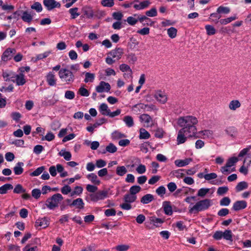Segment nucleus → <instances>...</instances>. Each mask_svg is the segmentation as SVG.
<instances>
[{
  "mask_svg": "<svg viewBox=\"0 0 251 251\" xmlns=\"http://www.w3.org/2000/svg\"><path fill=\"white\" fill-rule=\"evenodd\" d=\"M223 238L229 241H232V234L230 230H226L223 232Z\"/></svg>",
  "mask_w": 251,
  "mask_h": 251,
  "instance_id": "obj_46",
  "label": "nucleus"
},
{
  "mask_svg": "<svg viewBox=\"0 0 251 251\" xmlns=\"http://www.w3.org/2000/svg\"><path fill=\"white\" fill-rule=\"evenodd\" d=\"M13 189V186L11 184H5L0 187V194H5L9 190Z\"/></svg>",
  "mask_w": 251,
  "mask_h": 251,
  "instance_id": "obj_43",
  "label": "nucleus"
},
{
  "mask_svg": "<svg viewBox=\"0 0 251 251\" xmlns=\"http://www.w3.org/2000/svg\"><path fill=\"white\" fill-rule=\"evenodd\" d=\"M31 8L32 9L35 10L38 13L41 12L43 10L42 6L41 4L39 2H34L31 6Z\"/></svg>",
  "mask_w": 251,
  "mask_h": 251,
  "instance_id": "obj_51",
  "label": "nucleus"
},
{
  "mask_svg": "<svg viewBox=\"0 0 251 251\" xmlns=\"http://www.w3.org/2000/svg\"><path fill=\"white\" fill-rule=\"evenodd\" d=\"M123 121L128 127H132L134 126L133 118L131 116H126L123 118Z\"/></svg>",
  "mask_w": 251,
  "mask_h": 251,
  "instance_id": "obj_33",
  "label": "nucleus"
},
{
  "mask_svg": "<svg viewBox=\"0 0 251 251\" xmlns=\"http://www.w3.org/2000/svg\"><path fill=\"white\" fill-rule=\"evenodd\" d=\"M24 165V163L22 162H19L16 164L15 166L13 168L15 175H20L23 173L24 169L23 167Z\"/></svg>",
  "mask_w": 251,
  "mask_h": 251,
  "instance_id": "obj_22",
  "label": "nucleus"
},
{
  "mask_svg": "<svg viewBox=\"0 0 251 251\" xmlns=\"http://www.w3.org/2000/svg\"><path fill=\"white\" fill-rule=\"evenodd\" d=\"M16 50L10 48H7L2 53L1 55V60L4 62L7 61L11 59L12 55L15 54Z\"/></svg>",
  "mask_w": 251,
  "mask_h": 251,
  "instance_id": "obj_11",
  "label": "nucleus"
},
{
  "mask_svg": "<svg viewBox=\"0 0 251 251\" xmlns=\"http://www.w3.org/2000/svg\"><path fill=\"white\" fill-rule=\"evenodd\" d=\"M192 160V159L190 158H185L183 160L177 159L175 161V164L178 167H182L188 165Z\"/></svg>",
  "mask_w": 251,
  "mask_h": 251,
  "instance_id": "obj_23",
  "label": "nucleus"
},
{
  "mask_svg": "<svg viewBox=\"0 0 251 251\" xmlns=\"http://www.w3.org/2000/svg\"><path fill=\"white\" fill-rule=\"evenodd\" d=\"M82 12L83 15L81 16L82 17H86L88 19H91L93 17L94 13L92 8L90 6H84L82 8Z\"/></svg>",
  "mask_w": 251,
  "mask_h": 251,
  "instance_id": "obj_14",
  "label": "nucleus"
},
{
  "mask_svg": "<svg viewBox=\"0 0 251 251\" xmlns=\"http://www.w3.org/2000/svg\"><path fill=\"white\" fill-rule=\"evenodd\" d=\"M164 211L165 214L171 215L173 214L172 208L170 202L165 201L163 203Z\"/></svg>",
  "mask_w": 251,
  "mask_h": 251,
  "instance_id": "obj_26",
  "label": "nucleus"
},
{
  "mask_svg": "<svg viewBox=\"0 0 251 251\" xmlns=\"http://www.w3.org/2000/svg\"><path fill=\"white\" fill-rule=\"evenodd\" d=\"M140 121L145 123V126L147 127H151L154 125V121L152 118L147 114H143L139 117Z\"/></svg>",
  "mask_w": 251,
  "mask_h": 251,
  "instance_id": "obj_8",
  "label": "nucleus"
},
{
  "mask_svg": "<svg viewBox=\"0 0 251 251\" xmlns=\"http://www.w3.org/2000/svg\"><path fill=\"white\" fill-rule=\"evenodd\" d=\"M141 188L138 185H134L131 186L129 189V193L132 195H136L141 191Z\"/></svg>",
  "mask_w": 251,
  "mask_h": 251,
  "instance_id": "obj_56",
  "label": "nucleus"
},
{
  "mask_svg": "<svg viewBox=\"0 0 251 251\" xmlns=\"http://www.w3.org/2000/svg\"><path fill=\"white\" fill-rule=\"evenodd\" d=\"M25 192L26 190L23 188L22 185L19 184L15 186L13 190V192L15 194H20Z\"/></svg>",
  "mask_w": 251,
  "mask_h": 251,
  "instance_id": "obj_52",
  "label": "nucleus"
},
{
  "mask_svg": "<svg viewBox=\"0 0 251 251\" xmlns=\"http://www.w3.org/2000/svg\"><path fill=\"white\" fill-rule=\"evenodd\" d=\"M237 19L238 17L237 16V15L234 14L232 16L227 18L220 19L219 22L221 25H226Z\"/></svg>",
  "mask_w": 251,
  "mask_h": 251,
  "instance_id": "obj_25",
  "label": "nucleus"
},
{
  "mask_svg": "<svg viewBox=\"0 0 251 251\" xmlns=\"http://www.w3.org/2000/svg\"><path fill=\"white\" fill-rule=\"evenodd\" d=\"M215 135L213 131L210 130H205V140L207 139L210 142L213 141Z\"/></svg>",
  "mask_w": 251,
  "mask_h": 251,
  "instance_id": "obj_42",
  "label": "nucleus"
},
{
  "mask_svg": "<svg viewBox=\"0 0 251 251\" xmlns=\"http://www.w3.org/2000/svg\"><path fill=\"white\" fill-rule=\"evenodd\" d=\"M230 11V9L228 7L223 6H219L217 9V12L219 14H228Z\"/></svg>",
  "mask_w": 251,
  "mask_h": 251,
  "instance_id": "obj_45",
  "label": "nucleus"
},
{
  "mask_svg": "<svg viewBox=\"0 0 251 251\" xmlns=\"http://www.w3.org/2000/svg\"><path fill=\"white\" fill-rule=\"evenodd\" d=\"M129 248L130 246L127 244L119 245L114 248L117 251H126Z\"/></svg>",
  "mask_w": 251,
  "mask_h": 251,
  "instance_id": "obj_53",
  "label": "nucleus"
},
{
  "mask_svg": "<svg viewBox=\"0 0 251 251\" xmlns=\"http://www.w3.org/2000/svg\"><path fill=\"white\" fill-rule=\"evenodd\" d=\"M43 4L49 11L55 8H59L61 6L60 3L55 0H44Z\"/></svg>",
  "mask_w": 251,
  "mask_h": 251,
  "instance_id": "obj_9",
  "label": "nucleus"
},
{
  "mask_svg": "<svg viewBox=\"0 0 251 251\" xmlns=\"http://www.w3.org/2000/svg\"><path fill=\"white\" fill-rule=\"evenodd\" d=\"M146 106V104L144 103H138L135 104L132 107V110L136 112H145V107Z\"/></svg>",
  "mask_w": 251,
  "mask_h": 251,
  "instance_id": "obj_35",
  "label": "nucleus"
},
{
  "mask_svg": "<svg viewBox=\"0 0 251 251\" xmlns=\"http://www.w3.org/2000/svg\"><path fill=\"white\" fill-rule=\"evenodd\" d=\"M99 111L102 115L108 116L110 109L106 103H102L99 107Z\"/></svg>",
  "mask_w": 251,
  "mask_h": 251,
  "instance_id": "obj_29",
  "label": "nucleus"
},
{
  "mask_svg": "<svg viewBox=\"0 0 251 251\" xmlns=\"http://www.w3.org/2000/svg\"><path fill=\"white\" fill-rule=\"evenodd\" d=\"M154 200V197L152 194H148L143 196L140 200L141 203L146 204L150 203Z\"/></svg>",
  "mask_w": 251,
  "mask_h": 251,
  "instance_id": "obj_24",
  "label": "nucleus"
},
{
  "mask_svg": "<svg viewBox=\"0 0 251 251\" xmlns=\"http://www.w3.org/2000/svg\"><path fill=\"white\" fill-rule=\"evenodd\" d=\"M167 34L171 38H174L176 36L177 29L174 27H171L167 29Z\"/></svg>",
  "mask_w": 251,
  "mask_h": 251,
  "instance_id": "obj_44",
  "label": "nucleus"
},
{
  "mask_svg": "<svg viewBox=\"0 0 251 251\" xmlns=\"http://www.w3.org/2000/svg\"><path fill=\"white\" fill-rule=\"evenodd\" d=\"M157 12L155 8L153 7L151 8L150 10L146 12V15L148 17H153L157 16Z\"/></svg>",
  "mask_w": 251,
  "mask_h": 251,
  "instance_id": "obj_58",
  "label": "nucleus"
},
{
  "mask_svg": "<svg viewBox=\"0 0 251 251\" xmlns=\"http://www.w3.org/2000/svg\"><path fill=\"white\" fill-rule=\"evenodd\" d=\"M120 70L123 72H128L127 74H125L124 75V76L125 77H129L132 78V71L130 68V67L127 64H122L120 66Z\"/></svg>",
  "mask_w": 251,
  "mask_h": 251,
  "instance_id": "obj_18",
  "label": "nucleus"
},
{
  "mask_svg": "<svg viewBox=\"0 0 251 251\" xmlns=\"http://www.w3.org/2000/svg\"><path fill=\"white\" fill-rule=\"evenodd\" d=\"M151 4V2L148 0H146L139 3H134L133 7L137 10H141L147 8Z\"/></svg>",
  "mask_w": 251,
  "mask_h": 251,
  "instance_id": "obj_17",
  "label": "nucleus"
},
{
  "mask_svg": "<svg viewBox=\"0 0 251 251\" xmlns=\"http://www.w3.org/2000/svg\"><path fill=\"white\" fill-rule=\"evenodd\" d=\"M251 149V146H249L247 148L241 150L238 155V157H243L247 155V156L244 161V164H246L248 166H249L251 164V153H249L248 154V152Z\"/></svg>",
  "mask_w": 251,
  "mask_h": 251,
  "instance_id": "obj_6",
  "label": "nucleus"
},
{
  "mask_svg": "<svg viewBox=\"0 0 251 251\" xmlns=\"http://www.w3.org/2000/svg\"><path fill=\"white\" fill-rule=\"evenodd\" d=\"M155 192L158 195L162 197L166 193V188L164 186H160L156 189Z\"/></svg>",
  "mask_w": 251,
  "mask_h": 251,
  "instance_id": "obj_64",
  "label": "nucleus"
},
{
  "mask_svg": "<svg viewBox=\"0 0 251 251\" xmlns=\"http://www.w3.org/2000/svg\"><path fill=\"white\" fill-rule=\"evenodd\" d=\"M49 225V222L46 218L38 219L36 220L35 225L43 228L47 227Z\"/></svg>",
  "mask_w": 251,
  "mask_h": 251,
  "instance_id": "obj_21",
  "label": "nucleus"
},
{
  "mask_svg": "<svg viewBox=\"0 0 251 251\" xmlns=\"http://www.w3.org/2000/svg\"><path fill=\"white\" fill-rule=\"evenodd\" d=\"M137 199V196L131 193L126 194L125 195L124 200L126 202L132 203Z\"/></svg>",
  "mask_w": 251,
  "mask_h": 251,
  "instance_id": "obj_30",
  "label": "nucleus"
},
{
  "mask_svg": "<svg viewBox=\"0 0 251 251\" xmlns=\"http://www.w3.org/2000/svg\"><path fill=\"white\" fill-rule=\"evenodd\" d=\"M231 202L230 199L227 197H225L222 199L220 201V204L221 206H228Z\"/></svg>",
  "mask_w": 251,
  "mask_h": 251,
  "instance_id": "obj_61",
  "label": "nucleus"
},
{
  "mask_svg": "<svg viewBox=\"0 0 251 251\" xmlns=\"http://www.w3.org/2000/svg\"><path fill=\"white\" fill-rule=\"evenodd\" d=\"M51 53L50 51H47L43 53L38 54L36 55L35 61L41 60L47 57Z\"/></svg>",
  "mask_w": 251,
  "mask_h": 251,
  "instance_id": "obj_54",
  "label": "nucleus"
},
{
  "mask_svg": "<svg viewBox=\"0 0 251 251\" xmlns=\"http://www.w3.org/2000/svg\"><path fill=\"white\" fill-rule=\"evenodd\" d=\"M58 75L61 80L67 84H71L74 81L75 77L73 73L67 69L60 70Z\"/></svg>",
  "mask_w": 251,
  "mask_h": 251,
  "instance_id": "obj_4",
  "label": "nucleus"
},
{
  "mask_svg": "<svg viewBox=\"0 0 251 251\" xmlns=\"http://www.w3.org/2000/svg\"><path fill=\"white\" fill-rule=\"evenodd\" d=\"M70 206H75L76 208L81 209L84 208V203L82 199L77 198L74 200L70 204Z\"/></svg>",
  "mask_w": 251,
  "mask_h": 251,
  "instance_id": "obj_20",
  "label": "nucleus"
},
{
  "mask_svg": "<svg viewBox=\"0 0 251 251\" xmlns=\"http://www.w3.org/2000/svg\"><path fill=\"white\" fill-rule=\"evenodd\" d=\"M127 59L128 63L130 64H134L135 62L137 60V58L135 54L133 53H129L127 55Z\"/></svg>",
  "mask_w": 251,
  "mask_h": 251,
  "instance_id": "obj_55",
  "label": "nucleus"
},
{
  "mask_svg": "<svg viewBox=\"0 0 251 251\" xmlns=\"http://www.w3.org/2000/svg\"><path fill=\"white\" fill-rule=\"evenodd\" d=\"M116 172L117 175L122 176L127 173V170L124 166H119L117 167Z\"/></svg>",
  "mask_w": 251,
  "mask_h": 251,
  "instance_id": "obj_41",
  "label": "nucleus"
},
{
  "mask_svg": "<svg viewBox=\"0 0 251 251\" xmlns=\"http://www.w3.org/2000/svg\"><path fill=\"white\" fill-rule=\"evenodd\" d=\"M87 178L89 179L92 183L96 185H99L100 183V181L98 178L97 176L94 173H91L88 175Z\"/></svg>",
  "mask_w": 251,
  "mask_h": 251,
  "instance_id": "obj_28",
  "label": "nucleus"
},
{
  "mask_svg": "<svg viewBox=\"0 0 251 251\" xmlns=\"http://www.w3.org/2000/svg\"><path fill=\"white\" fill-rule=\"evenodd\" d=\"M150 221L156 227L159 226L163 223L161 219L155 217H150Z\"/></svg>",
  "mask_w": 251,
  "mask_h": 251,
  "instance_id": "obj_38",
  "label": "nucleus"
},
{
  "mask_svg": "<svg viewBox=\"0 0 251 251\" xmlns=\"http://www.w3.org/2000/svg\"><path fill=\"white\" fill-rule=\"evenodd\" d=\"M150 137V134L145 128H141L140 129L139 137L140 139H148Z\"/></svg>",
  "mask_w": 251,
  "mask_h": 251,
  "instance_id": "obj_31",
  "label": "nucleus"
},
{
  "mask_svg": "<svg viewBox=\"0 0 251 251\" xmlns=\"http://www.w3.org/2000/svg\"><path fill=\"white\" fill-rule=\"evenodd\" d=\"M78 8L77 7H74L71 8L69 10V12L71 15V18L75 19L80 15V13L78 12Z\"/></svg>",
  "mask_w": 251,
  "mask_h": 251,
  "instance_id": "obj_40",
  "label": "nucleus"
},
{
  "mask_svg": "<svg viewBox=\"0 0 251 251\" xmlns=\"http://www.w3.org/2000/svg\"><path fill=\"white\" fill-rule=\"evenodd\" d=\"M241 104L238 100H231L229 104V108L231 110H235L238 108L240 107Z\"/></svg>",
  "mask_w": 251,
  "mask_h": 251,
  "instance_id": "obj_39",
  "label": "nucleus"
},
{
  "mask_svg": "<svg viewBox=\"0 0 251 251\" xmlns=\"http://www.w3.org/2000/svg\"><path fill=\"white\" fill-rule=\"evenodd\" d=\"M138 20L143 26H152L154 24L151 19L145 15H138Z\"/></svg>",
  "mask_w": 251,
  "mask_h": 251,
  "instance_id": "obj_13",
  "label": "nucleus"
},
{
  "mask_svg": "<svg viewBox=\"0 0 251 251\" xmlns=\"http://www.w3.org/2000/svg\"><path fill=\"white\" fill-rule=\"evenodd\" d=\"M238 159L236 157H232L230 158L227 161L226 165L221 168V171L222 172H224L227 171L226 170V168L227 167H231L233 166L238 161Z\"/></svg>",
  "mask_w": 251,
  "mask_h": 251,
  "instance_id": "obj_19",
  "label": "nucleus"
},
{
  "mask_svg": "<svg viewBox=\"0 0 251 251\" xmlns=\"http://www.w3.org/2000/svg\"><path fill=\"white\" fill-rule=\"evenodd\" d=\"M48 84L50 86H55L56 84V79L54 74L52 72L48 73L46 76Z\"/></svg>",
  "mask_w": 251,
  "mask_h": 251,
  "instance_id": "obj_15",
  "label": "nucleus"
},
{
  "mask_svg": "<svg viewBox=\"0 0 251 251\" xmlns=\"http://www.w3.org/2000/svg\"><path fill=\"white\" fill-rule=\"evenodd\" d=\"M101 4L102 6L107 7H111L114 4V0H102Z\"/></svg>",
  "mask_w": 251,
  "mask_h": 251,
  "instance_id": "obj_57",
  "label": "nucleus"
},
{
  "mask_svg": "<svg viewBox=\"0 0 251 251\" xmlns=\"http://www.w3.org/2000/svg\"><path fill=\"white\" fill-rule=\"evenodd\" d=\"M138 16L137 14H134V16ZM126 21L130 25H134L137 24L139 21L138 18L136 19L132 16H129L127 18Z\"/></svg>",
  "mask_w": 251,
  "mask_h": 251,
  "instance_id": "obj_49",
  "label": "nucleus"
},
{
  "mask_svg": "<svg viewBox=\"0 0 251 251\" xmlns=\"http://www.w3.org/2000/svg\"><path fill=\"white\" fill-rule=\"evenodd\" d=\"M207 34L208 35H214L216 33L215 28L212 25H207L205 27Z\"/></svg>",
  "mask_w": 251,
  "mask_h": 251,
  "instance_id": "obj_60",
  "label": "nucleus"
},
{
  "mask_svg": "<svg viewBox=\"0 0 251 251\" xmlns=\"http://www.w3.org/2000/svg\"><path fill=\"white\" fill-rule=\"evenodd\" d=\"M63 199L62 196L57 193L47 199L46 201V206L50 210H53L58 206L59 203Z\"/></svg>",
  "mask_w": 251,
  "mask_h": 251,
  "instance_id": "obj_3",
  "label": "nucleus"
},
{
  "mask_svg": "<svg viewBox=\"0 0 251 251\" xmlns=\"http://www.w3.org/2000/svg\"><path fill=\"white\" fill-rule=\"evenodd\" d=\"M110 89L111 86L108 83L100 81L99 85L96 87V90L98 93L108 92L110 91Z\"/></svg>",
  "mask_w": 251,
  "mask_h": 251,
  "instance_id": "obj_12",
  "label": "nucleus"
},
{
  "mask_svg": "<svg viewBox=\"0 0 251 251\" xmlns=\"http://www.w3.org/2000/svg\"><path fill=\"white\" fill-rule=\"evenodd\" d=\"M16 82L18 85H23L26 82L23 74L20 73L16 76Z\"/></svg>",
  "mask_w": 251,
  "mask_h": 251,
  "instance_id": "obj_34",
  "label": "nucleus"
},
{
  "mask_svg": "<svg viewBox=\"0 0 251 251\" xmlns=\"http://www.w3.org/2000/svg\"><path fill=\"white\" fill-rule=\"evenodd\" d=\"M58 154L60 156H63L64 158L67 161L70 160L72 157V154L71 152L66 151L65 150H62L58 153Z\"/></svg>",
  "mask_w": 251,
  "mask_h": 251,
  "instance_id": "obj_36",
  "label": "nucleus"
},
{
  "mask_svg": "<svg viewBox=\"0 0 251 251\" xmlns=\"http://www.w3.org/2000/svg\"><path fill=\"white\" fill-rule=\"evenodd\" d=\"M197 119L192 116L181 117L177 119V125L182 128L178 132L177 142L178 144L184 143L188 137L194 136L197 132L196 125Z\"/></svg>",
  "mask_w": 251,
  "mask_h": 251,
  "instance_id": "obj_1",
  "label": "nucleus"
},
{
  "mask_svg": "<svg viewBox=\"0 0 251 251\" xmlns=\"http://www.w3.org/2000/svg\"><path fill=\"white\" fill-rule=\"evenodd\" d=\"M123 50L121 48H116L111 50L108 53L116 61L119 60L123 54Z\"/></svg>",
  "mask_w": 251,
  "mask_h": 251,
  "instance_id": "obj_10",
  "label": "nucleus"
},
{
  "mask_svg": "<svg viewBox=\"0 0 251 251\" xmlns=\"http://www.w3.org/2000/svg\"><path fill=\"white\" fill-rule=\"evenodd\" d=\"M108 192L107 190L100 191L95 194L90 195L91 200L93 201H97L102 200L108 197Z\"/></svg>",
  "mask_w": 251,
  "mask_h": 251,
  "instance_id": "obj_7",
  "label": "nucleus"
},
{
  "mask_svg": "<svg viewBox=\"0 0 251 251\" xmlns=\"http://www.w3.org/2000/svg\"><path fill=\"white\" fill-rule=\"evenodd\" d=\"M247 206V203L245 201H235L232 207L235 211H239L245 209Z\"/></svg>",
  "mask_w": 251,
  "mask_h": 251,
  "instance_id": "obj_16",
  "label": "nucleus"
},
{
  "mask_svg": "<svg viewBox=\"0 0 251 251\" xmlns=\"http://www.w3.org/2000/svg\"><path fill=\"white\" fill-rule=\"evenodd\" d=\"M248 187V183L246 181H241L237 184L236 186V190L237 192L241 191Z\"/></svg>",
  "mask_w": 251,
  "mask_h": 251,
  "instance_id": "obj_37",
  "label": "nucleus"
},
{
  "mask_svg": "<svg viewBox=\"0 0 251 251\" xmlns=\"http://www.w3.org/2000/svg\"><path fill=\"white\" fill-rule=\"evenodd\" d=\"M155 100L161 104H165L168 100V96L166 93L161 90H158L155 91L153 96Z\"/></svg>",
  "mask_w": 251,
  "mask_h": 251,
  "instance_id": "obj_5",
  "label": "nucleus"
},
{
  "mask_svg": "<svg viewBox=\"0 0 251 251\" xmlns=\"http://www.w3.org/2000/svg\"><path fill=\"white\" fill-rule=\"evenodd\" d=\"M111 136L113 139H119L126 137V135L125 134L117 130L114 131L112 133Z\"/></svg>",
  "mask_w": 251,
  "mask_h": 251,
  "instance_id": "obj_47",
  "label": "nucleus"
},
{
  "mask_svg": "<svg viewBox=\"0 0 251 251\" xmlns=\"http://www.w3.org/2000/svg\"><path fill=\"white\" fill-rule=\"evenodd\" d=\"M45 168L44 166H41L37 168L34 171L30 173V176H39L43 172Z\"/></svg>",
  "mask_w": 251,
  "mask_h": 251,
  "instance_id": "obj_50",
  "label": "nucleus"
},
{
  "mask_svg": "<svg viewBox=\"0 0 251 251\" xmlns=\"http://www.w3.org/2000/svg\"><path fill=\"white\" fill-rule=\"evenodd\" d=\"M185 170L184 169H178L175 171L173 172V175L177 178H181L185 175Z\"/></svg>",
  "mask_w": 251,
  "mask_h": 251,
  "instance_id": "obj_59",
  "label": "nucleus"
},
{
  "mask_svg": "<svg viewBox=\"0 0 251 251\" xmlns=\"http://www.w3.org/2000/svg\"><path fill=\"white\" fill-rule=\"evenodd\" d=\"M78 93L80 95L83 97H88L89 95V91L83 87H81L78 89Z\"/></svg>",
  "mask_w": 251,
  "mask_h": 251,
  "instance_id": "obj_63",
  "label": "nucleus"
},
{
  "mask_svg": "<svg viewBox=\"0 0 251 251\" xmlns=\"http://www.w3.org/2000/svg\"><path fill=\"white\" fill-rule=\"evenodd\" d=\"M117 151V147L112 143H110L105 148V150H103L101 153L105 154L106 152H108L111 153H113L116 152Z\"/></svg>",
  "mask_w": 251,
  "mask_h": 251,
  "instance_id": "obj_27",
  "label": "nucleus"
},
{
  "mask_svg": "<svg viewBox=\"0 0 251 251\" xmlns=\"http://www.w3.org/2000/svg\"><path fill=\"white\" fill-rule=\"evenodd\" d=\"M185 201L190 204L189 212L196 214L204 209V200H199L197 196L187 197Z\"/></svg>",
  "mask_w": 251,
  "mask_h": 251,
  "instance_id": "obj_2",
  "label": "nucleus"
},
{
  "mask_svg": "<svg viewBox=\"0 0 251 251\" xmlns=\"http://www.w3.org/2000/svg\"><path fill=\"white\" fill-rule=\"evenodd\" d=\"M65 98L68 100H73L75 98V94L72 91L67 90L65 93Z\"/></svg>",
  "mask_w": 251,
  "mask_h": 251,
  "instance_id": "obj_62",
  "label": "nucleus"
},
{
  "mask_svg": "<svg viewBox=\"0 0 251 251\" xmlns=\"http://www.w3.org/2000/svg\"><path fill=\"white\" fill-rule=\"evenodd\" d=\"M85 78L84 81L85 83L92 82L95 79V75L94 74L87 72L85 73Z\"/></svg>",
  "mask_w": 251,
  "mask_h": 251,
  "instance_id": "obj_48",
  "label": "nucleus"
},
{
  "mask_svg": "<svg viewBox=\"0 0 251 251\" xmlns=\"http://www.w3.org/2000/svg\"><path fill=\"white\" fill-rule=\"evenodd\" d=\"M21 18L24 22L27 23H30L33 19L32 16L27 11L23 12Z\"/></svg>",
  "mask_w": 251,
  "mask_h": 251,
  "instance_id": "obj_32",
  "label": "nucleus"
}]
</instances>
